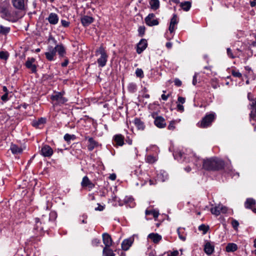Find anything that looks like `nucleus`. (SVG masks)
Returning <instances> with one entry per match:
<instances>
[{
  "mask_svg": "<svg viewBox=\"0 0 256 256\" xmlns=\"http://www.w3.org/2000/svg\"><path fill=\"white\" fill-rule=\"evenodd\" d=\"M202 169L208 172L224 170L228 173H230L232 170L230 166L226 164L224 160L216 156L202 160Z\"/></svg>",
  "mask_w": 256,
  "mask_h": 256,
  "instance_id": "f257e3e1",
  "label": "nucleus"
},
{
  "mask_svg": "<svg viewBox=\"0 0 256 256\" xmlns=\"http://www.w3.org/2000/svg\"><path fill=\"white\" fill-rule=\"evenodd\" d=\"M248 98L250 102L248 106V108L251 110L250 114V121L252 124L254 126V130H256V98H254V94L251 92L248 94Z\"/></svg>",
  "mask_w": 256,
  "mask_h": 256,
  "instance_id": "f03ea898",
  "label": "nucleus"
},
{
  "mask_svg": "<svg viewBox=\"0 0 256 256\" xmlns=\"http://www.w3.org/2000/svg\"><path fill=\"white\" fill-rule=\"evenodd\" d=\"M66 92L64 90L60 92L54 91L53 94L50 96V99L54 102V106H60L66 104L68 99L64 96Z\"/></svg>",
  "mask_w": 256,
  "mask_h": 256,
  "instance_id": "7ed1b4c3",
  "label": "nucleus"
},
{
  "mask_svg": "<svg viewBox=\"0 0 256 256\" xmlns=\"http://www.w3.org/2000/svg\"><path fill=\"white\" fill-rule=\"evenodd\" d=\"M216 118V114L214 112L206 113L202 120L197 124V126L200 128H207L212 126Z\"/></svg>",
  "mask_w": 256,
  "mask_h": 256,
  "instance_id": "20e7f679",
  "label": "nucleus"
},
{
  "mask_svg": "<svg viewBox=\"0 0 256 256\" xmlns=\"http://www.w3.org/2000/svg\"><path fill=\"white\" fill-rule=\"evenodd\" d=\"M178 22V18L176 14H173L170 19V24L168 28L169 32H166L165 34V37L168 40H170L173 38L176 29L177 28V24Z\"/></svg>",
  "mask_w": 256,
  "mask_h": 256,
  "instance_id": "39448f33",
  "label": "nucleus"
},
{
  "mask_svg": "<svg viewBox=\"0 0 256 256\" xmlns=\"http://www.w3.org/2000/svg\"><path fill=\"white\" fill-rule=\"evenodd\" d=\"M100 54V56L97 60V62L99 67H104L107 62L108 54L106 50L102 45H101L99 48L96 50V54Z\"/></svg>",
  "mask_w": 256,
  "mask_h": 256,
  "instance_id": "423d86ee",
  "label": "nucleus"
},
{
  "mask_svg": "<svg viewBox=\"0 0 256 256\" xmlns=\"http://www.w3.org/2000/svg\"><path fill=\"white\" fill-rule=\"evenodd\" d=\"M11 7L9 2L4 1L0 3V14L2 18L6 20H8L10 13Z\"/></svg>",
  "mask_w": 256,
  "mask_h": 256,
  "instance_id": "0eeeda50",
  "label": "nucleus"
},
{
  "mask_svg": "<svg viewBox=\"0 0 256 256\" xmlns=\"http://www.w3.org/2000/svg\"><path fill=\"white\" fill-rule=\"evenodd\" d=\"M152 116L154 119V124L159 128H163L166 127V123L165 118L160 116H158L156 113L153 112Z\"/></svg>",
  "mask_w": 256,
  "mask_h": 256,
  "instance_id": "6e6552de",
  "label": "nucleus"
},
{
  "mask_svg": "<svg viewBox=\"0 0 256 256\" xmlns=\"http://www.w3.org/2000/svg\"><path fill=\"white\" fill-rule=\"evenodd\" d=\"M146 24L149 26H158L159 24V20L158 18H156V16L153 13H150L148 14L144 18Z\"/></svg>",
  "mask_w": 256,
  "mask_h": 256,
  "instance_id": "1a4fd4ad",
  "label": "nucleus"
},
{
  "mask_svg": "<svg viewBox=\"0 0 256 256\" xmlns=\"http://www.w3.org/2000/svg\"><path fill=\"white\" fill-rule=\"evenodd\" d=\"M112 140L115 147L122 146L124 144V136L120 134H116L113 136Z\"/></svg>",
  "mask_w": 256,
  "mask_h": 256,
  "instance_id": "9d476101",
  "label": "nucleus"
},
{
  "mask_svg": "<svg viewBox=\"0 0 256 256\" xmlns=\"http://www.w3.org/2000/svg\"><path fill=\"white\" fill-rule=\"evenodd\" d=\"M36 62L34 58H28L24 64L26 67L31 70L32 73H36L37 72V66L34 63Z\"/></svg>",
  "mask_w": 256,
  "mask_h": 256,
  "instance_id": "9b49d317",
  "label": "nucleus"
},
{
  "mask_svg": "<svg viewBox=\"0 0 256 256\" xmlns=\"http://www.w3.org/2000/svg\"><path fill=\"white\" fill-rule=\"evenodd\" d=\"M36 62L34 58H28L24 64L26 67L31 70L32 73H36L37 72V66L34 63Z\"/></svg>",
  "mask_w": 256,
  "mask_h": 256,
  "instance_id": "f8f14e48",
  "label": "nucleus"
},
{
  "mask_svg": "<svg viewBox=\"0 0 256 256\" xmlns=\"http://www.w3.org/2000/svg\"><path fill=\"white\" fill-rule=\"evenodd\" d=\"M85 140H88V144L87 145L88 150L91 152L94 150V148L101 146L102 144H100L97 141L95 140L92 137H89L86 136Z\"/></svg>",
  "mask_w": 256,
  "mask_h": 256,
  "instance_id": "ddd939ff",
  "label": "nucleus"
},
{
  "mask_svg": "<svg viewBox=\"0 0 256 256\" xmlns=\"http://www.w3.org/2000/svg\"><path fill=\"white\" fill-rule=\"evenodd\" d=\"M28 0H12L13 6L20 10H25V4H27Z\"/></svg>",
  "mask_w": 256,
  "mask_h": 256,
  "instance_id": "4468645a",
  "label": "nucleus"
},
{
  "mask_svg": "<svg viewBox=\"0 0 256 256\" xmlns=\"http://www.w3.org/2000/svg\"><path fill=\"white\" fill-rule=\"evenodd\" d=\"M40 154L44 157L50 158L53 154L54 150L49 145L45 144L42 146Z\"/></svg>",
  "mask_w": 256,
  "mask_h": 256,
  "instance_id": "2eb2a0df",
  "label": "nucleus"
},
{
  "mask_svg": "<svg viewBox=\"0 0 256 256\" xmlns=\"http://www.w3.org/2000/svg\"><path fill=\"white\" fill-rule=\"evenodd\" d=\"M148 44L147 40L142 38L138 43L136 46V51L138 54H142L148 47Z\"/></svg>",
  "mask_w": 256,
  "mask_h": 256,
  "instance_id": "dca6fc26",
  "label": "nucleus"
},
{
  "mask_svg": "<svg viewBox=\"0 0 256 256\" xmlns=\"http://www.w3.org/2000/svg\"><path fill=\"white\" fill-rule=\"evenodd\" d=\"M81 186L83 188H88V190H90L95 187V184L90 180L86 176L82 178L81 182Z\"/></svg>",
  "mask_w": 256,
  "mask_h": 256,
  "instance_id": "f3484780",
  "label": "nucleus"
},
{
  "mask_svg": "<svg viewBox=\"0 0 256 256\" xmlns=\"http://www.w3.org/2000/svg\"><path fill=\"white\" fill-rule=\"evenodd\" d=\"M54 48L56 53H58L60 58L65 57L66 54V49L62 43H60L54 47Z\"/></svg>",
  "mask_w": 256,
  "mask_h": 256,
  "instance_id": "a211bd4d",
  "label": "nucleus"
},
{
  "mask_svg": "<svg viewBox=\"0 0 256 256\" xmlns=\"http://www.w3.org/2000/svg\"><path fill=\"white\" fill-rule=\"evenodd\" d=\"M214 244L212 242L206 240L204 247V250L205 253L208 256H210L214 252Z\"/></svg>",
  "mask_w": 256,
  "mask_h": 256,
  "instance_id": "6ab92c4d",
  "label": "nucleus"
},
{
  "mask_svg": "<svg viewBox=\"0 0 256 256\" xmlns=\"http://www.w3.org/2000/svg\"><path fill=\"white\" fill-rule=\"evenodd\" d=\"M48 52L44 53L46 60L48 61H52L54 60L56 52L52 46H48Z\"/></svg>",
  "mask_w": 256,
  "mask_h": 256,
  "instance_id": "aec40b11",
  "label": "nucleus"
},
{
  "mask_svg": "<svg viewBox=\"0 0 256 256\" xmlns=\"http://www.w3.org/2000/svg\"><path fill=\"white\" fill-rule=\"evenodd\" d=\"M134 238L130 237L127 239L124 240L122 243V250H128L134 243Z\"/></svg>",
  "mask_w": 256,
  "mask_h": 256,
  "instance_id": "412c9836",
  "label": "nucleus"
},
{
  "mask_svg": "<svg viewBox=\"0 0 256 256\" xmlns=\"http://www.w3.org/2000/svg\"><path fill=\"white\" fill-rule=\"evenodd\" d=\"M20 12L16 10L11 12L8 21L12 22H16L23 16V15H20Z\"/></svg>",
  "mask_w": 256,
  "mask_h": 256,
  "instance_id": "4be33fe9",
  "label": "nucleus"
},
{
  "mask_svg": "<svg viewBox=\"0 0 256 256\" xmlns=\"http://www.w3.org/2000/svg\"><path fill=\"white\" fill-rule=\"evenodd\" d=\"M94 20V19L92 16H84L80 18V22L82 25L84 27H87L92 24Z\"/></svg>",
  "mask_w": 256,
  "mask_h": 256,
  "instance_id": "5701e85b",
  "label": "nucleus"
},
{
  "mask_svg": "<svg viewBox=\"0 0 256 256\" xmlns=\"http://www.w3.org/2000/svg\"><path fill=\"white\" fill-rule=\"evenodd\" d=\"M102 241L105 246L110 247L112 244V240L110 234L108 233H104L102 235Z\"/></svg>",
  "mask_w": 256,
  "mask_h": 256,
  "instance_id": "b1692460",
  "label": "nucleus"
},
{
  "mask_svg": "<svg viewBox=\"0 0 256 256\" xmlns=\"http://www.w3.org/2000/svg\"><path fill=\"white\" fill-rule=\"evenodd\" d=\"M256 204V200L252 198H248L244 202V206L246 208L251 209L254 213H256V208H254Z\"/></svg>",
  "mask_w": 256,
  "mask_h": 256,
  "instance_id": "393cba45",
  "label": "nucleus"
},
{
  "mask_svg": "<svg viewBox=\"0 0 256 256\" xmlns=\"http://www.w3.org/2000/svg\"><path fill=\"white\" fill-rule=\"evenodd\" d=\"M46 20H48V22L50 24L56 25L58 22L59 18L56 14L54 12H51L48 15V16L47 18H46Z\"/></svg>",
  "mask_w": 256,
  "mask_h": 256,
  "instance_id": "a878e982",
  "label": "nucleus"
},
{
  "mask_svg": "<svg viewBox=\"0 0 256 256\" xmlns=\"http://www.w3.org/2000/svg\"><path fill=\"white\" fill-rule=\"evenodd\" d=\"M46 122V118L41 117L38 120H34L32 122V126L36 128H40L41 126L44 125Z\"/></svg>",
  "mask_w": 256,
  "mask_h": 256,
  "instance_id": "bb28decb",
  "label": "nucleus"
},
{
  "mask_svg": "<svg viewBox=\"0 0 256 256\" xmlns=\"http://www.w3.org/2000/svg\"><path fill=\"white\" fill-rule=\"evenodd\" d=\"M148 238L150 239L154 244H158L162 240V237L158 233L152 232L148 235Z\"/></svg>",
  "mask_w": 256,
  "mask_h": 256,
  "instance_id": "cd10ccee",
  "label": "nucleus"
},
{
  "mask_svg": "<svg viewBox=\"0 0 256 256\" xmlns=\"http://www.w3.org/2000/svg\"><path fill=\"white\" fill-rule=\"evenodd\" d=\"M124 202L127 207L133 208L136 206L134 200L132 196H126L124 198Z\"/></svg>",
  "mask_w": 256,
  "mask_h": 256,
  "instance_id": "c85d7f7f",
  "label": "nucleus"
},
{
  "mask_svg": "<svg viewBox=\"0 0 256 256\" xmlns=\"http://www.w3.org/2000/svg\"><path fill=\"white\" fill-rule=\"evenodd\" d=\"M133 122L138 130H144L146 128L144 122L140 118H135Z\"/></svg>",
  "mask_w": 256,
  "mask_h": 256,
  "instance_id": "c756f323",
  "label": "nucleus"
},
{
  "mask_svg": "<svg viewBox=\"0 0 256 256\" xmlns=\"http://www.w3.org/2000/svg\"><path fill=\"white\" fill-rule=\"evenodd\" d=\"M145 214L146 216L152 215L155 220H157V218L160 214L158 210L155 209H147L145 211Z\"/></svg>",
  "mask_w": 256,
  "mask_h": 256,
  "instance_id": "7c9ffc66",
  "label": "nucleus"
},
{
  "mask_svg": "<svg viewBox=\"0 0 256 256\" xmlns=\"http://www.w3.org/2000/svg\"><path fill=\"white\" fill-rule=\"evenodd\" d=\"M10 150L14 154H22L23 151L21 147H19L18 145L13 144H12Z\"/></svg>",
  "mask_w": 256,
  "mask_h": 256,
  "instance_id": "2f4dec72",
  "label": "nucleus"
},
{
  "mask_svg": "<svg viewBox=\"0 0 256 256\" xmlns=\"http://www.w3.org/2000/svg\"><path fill=\"white\" fill-rule=\"evenodd\" d=\"M180 6L182 10L188 12L192 7V2L189 1H184L180 2Z\"/></svg>",
  "mask_w": 256,
  "mask_h": 256,
  "instance_id": "473e14b6",
  "label": "nucleus"
},
{
  "mask_svg": "<svg viewBox=\"0 0 256 256\" xmlns=\"http://www.w3.org/2000/svg\"><path fill=\"white\" fill-rule=\"evenodd\" d=\"M35 225L34 227V229L38 231H43L44 227L42 226V222L40 221V219L38 218H34Z\"/></svg>",
  "mask_w": 256,
  "mask_h": 256,
  "instance_id": "72a5a7b5",
  "label": "nucleus"
},
{
  "mask_svg": "<svg viewBox=\"0 0 256 256\" xmlns=\"http://www.w3.org/2000/svg\"><path fill=\"white\" fill-rule=\"evenodd\" d=\"M238 248V246L234 243H228L226 247V251L228 252H234Z\"/></svg>",
  "mask_w": 256,
  "mask_h": 256,
  "instance_id": "f704fd0d",
  "label": "nucleus"
},
{
  "mask_svg": "<svg viewBox=\"0 0 256 256\" xmlns=\"http://www.w3.org/2000/svg\"><path fill=\"white\" fill-rule=\"evenodd\" d=\"M116 254L114 253L110 247H104L102 250L103 256H115Z\"/></svg>",
  "mask_w": 256,
  "mask_h": 256,
  "instance_id": "c9c22d12",
  "label": "nucleus"
},
{
  "mask_svg": "<svg viewBox=\"0 0 256 256\" xmlns=\"http://www.w3.org/2000/svg\"><path fill=\"white\" fill-rule=\"evenodd\" d=\"M149 4L150 6L151 9L156 10L160 8V1L159 0H150Z\"/></svg>",
  "mask_w": 256,
  "mask_h": 256,
  "instance_id": "e433bc0d",
  "label": "nucleus"
},
{
  "mask_svg": "<svg viewBox=\"0 0 256 256\" xmlns=\"http://www.w3.org/2000/svg\"><path fill=\"white\" fill-rule=\"evenodd\" d=\"M177 232L179 238L181 240L184 241L186 240V234L184 232V228H178L177 229Z\"/></svg>",
  "mask_w": 256,
  "mask_h": 256,
  "instance_id": "4c0bfd02",
  "label": "nucleus"
},
{
  "mask_svg": "<svg viewBox=\"0 0 256 256\" xmlns=\"http://www.w3.org/2000/svg\"><path fill=\"white\" fill-rule=\"evenodd\" d=\"M128 90L130 93H134L137 90V86L134 82H130L128 86Z\"/></svg>",
  "mask_w": 256,
  "mask_h": 256,
  "instance_id": "58836bf2",
  "label": "nucleus"
},
{
  "mask_svg": "<svg viewBox=\"0 0 256 256\" xmlns=\"http://www.w3.org/2000/svg\"><path fill=\"white\" fill-rule=\"evenodd\" d=\"M194 164L196 166V168H202V160L200 158L196 156H194Z\"/></svg>",
  "mask_w": 256,
  "mask_h": 256,
  "instance_id": "ea45409f",
  "label": "nucleus"
},
{
  "mask_svg": "<svg viewBox=\"0 0 256 256\" xmlns=\"http://www.w3.org/2000/svg\"><path fill=\"white\" fill-rule=\"evenodd\" d=\"M10 27H5L2 25L0 26V34L6 36L10 32Z\"/></svg>",
  "mask_w": 256,
  "mask_h": 256,
  "instance_id": "a19ab883",
  "label": "nucleus"
},
{
  "mask_svg": "<svg viewBox=\"0 0 256 256\" xmlns=\"http://www.w3.org/2000/svg\"><path fill=\"white\" fill-rule=\"evenodd\" d=\"M209 229H210L209 226L208 225H206L204 224H202L198 228V230L200 231H202V234H206L207 232H208V230H209Z\"/></svg>",
  "mask_w": 256,
  "mask_h": 256,
  "instance_id": "79ce46f5",
  "label": "nucleus"
},
{
  "mask_svg": "<svg viewBox=\"0 0 256 256\" xmlns=\"http://www.w3.org/2000/svg\"><path fill=\"white\" fill-rule=\"evenodd\" d=\"M145 160L148 163L153 164L156 160V159L155 156L150 154L146 156Z\"/></svg>",
  "mask_w": 256,
  "mask_h": 256,
  "instance_id": "37998d69",
  "label": "nucleus"
},
{
  "mask_svg": "<svg viewBox=\"0 0 256 256\" xmlns=\"http://www.w3.org/2000/svg\"><path fill=\"white\" fill-rule=\"evenodd\" d=\"M184 154V152L180 150L176 151L173 154L174 158L178 160L182 158Z\"/></svg>",
  "mask_w": 256,
  "mask_h": 256,
  "instance_id": "c03bdc74",
  "label": "nucleus"
},
{
  "mask_svg": "<svg viewBox=\"0 0 256 256\" xmlns=\"http://www.w3.org/2000/svg\"><path fill=\"white\" fill-rule=\"evenodd\" d=\"M231 74L232 76L235 78H238L240 79L242 78V74L238 70H236V68L232 69Z\"/></svg>",
  "mask_w": 256,
  "mask_h": 256,
  "instance_id": "a18cd8bd",
  "label": "nucleus"
},
{
  "mask_svg": "<svg viewBox=\"0 0 256 256\" xmlns=\"http://www.w3.org/2000/svg\"><path fill=\"white\" fill-rule=\"evenodd\" d=\"M211 212L215 214L216 216H218L220 214V206H215L214 208H212L210 209Z\"/></svg>",
  "mask_w": 256,
  "mask_h": 256,
  "instance_id": "49530a36",
  "label": "nucleus"
},
{
  "mask_svg": "<svg viewBox=\"0 0 256 256\" xmlns=\"http://www.w3.org/2000/svg\"><path fill=\"white\" fill-rule=\"evenodd\" d=\"M76 138V137L75 135H71L68 134H66L64 137V140L66 141L67 142H69L71 140H74Z\"/></svg>",
  "mask_w": 256,
  "mask_h": 256,
  "instance_id": "de8ad7c7",
  "label": "nucleus"
},
{
  "mask_svg": "<svg viewBox=\"0 0 256 256\" xmlns=\"http://www.w3.org/2000/svg\"><path fill=\"white\" fill-rule=\"evenodd\" d=\"M9 56V54L8 52L0 51V59L6 60Z\"/></svg>",
  "mask_w": 256,
  "mask_h": 256,
  "instance_id": "09e8293b",
  "label": "nucleus"
},
{
  "mask_svg": "<svg viewBox=\"0 0 256 256\" xmlns=\"http://www.w3.org/2000/svg\"><path fill=\"white\" fill-rule=\"evenodd\" d=\"M211 86L214 89L220 86L218 80L216 78H212L210 81Z\"/></svg>",
  "mask_w": 256,
  "mask_h": 256,
  "instance_id": "8fccbe9b",
  "label": "nucleus"
},
{
  "mask_svg": "<svg viewBox=\"0 0 256 256\" xmlns=\"http://www.w3.org/2000/svg\"><path fill=\"white\" fill-rule=\"evenodd\" d=\"M176 122L177 121L176 120H171L168 126V129L170 130H174L176 128L175 124Z\"/></svg>",
  "mask_w": 256,
  "mask_h": 256,
  "instance_id": "3c124183",
  "label": "nucleus"
},
{
  "mask_svg": "<svg viewBox=\"0 0 256 256\" xmlns=\"http://www.w3.org/2000/svg\"><path fill=\"white\" fill-rule=\"evenodd\" d=\"M146 27L144 26H140L138 28V36L142 37L145 34Z\"/></svg>",
  "mask_w": 256,
  "mask_h": 256,
  "instance_id": "603ef678",
  "label": "nucleus"
},
{
  "mask_svg": "<svg viewBox=\"0 0 256 256\" xmlns=\"http://www.w3.org/2000/svg\"><path fill=\"white\" fill-rule=\"evenodd\" d=\"M57 218V213L55 211H51L50 213L49 220L54 221Z\"/></svg>",
  "mask_w": 256,
  "mask_h": 256,
  "instance_id": "864d4df0",
  "label": "nucleus"
},
{
  "mask_svg": "<svg viewBox=\"0 0 256 256\" xmlns=\"http://www.w3.org/2000/svg\"><path fill=\"white\" fill-rule=\"evenodd\" d=\"M234 53L236 58H240L244 56L242 51L239 48H236L234 50Z\"/></svg>",
  "mask_w": 256,
  "mask_h": 256,
  "instance_id": "5fc2aeb1",
  "label": "nucleus"
},
{
  "mask_svg": "<svg viewBox=\"0 0 256 256\" xmlns=\"http://www.w3.org/2000/svg\"><path fill=\"white\" fill-rule=\"evenodd\" d=\"M136 75L137 77L140 78H143L144 77V72L142 69L138 68L136 70Z\"/></svg>",
  "mask_w": 256,
  "mask_h": 256,
  "instance_id": "6e6d98bb",
  "label": "nucleus"
},
{
  "mask_svg": "<svg viewBox=\"0 0 256 256\" xmlns=\"http://www.w3.org/2000/svg\"><path fill=\"white\" fill-rule=\"evenodd\" d=\"M226 53L228 56L230 58H236L234 56V52H232V50L230 48H227L226 49Z\"/></svg>",
  "mask_w": 256,
  "mask_h": 256,
  "instance_id": "4d7b16f0",
  "label": "nucleus"
},
{
  "mask_svg": "<svg viewBox=\"0 0 256 256\" xmlns=\"http://www.w3.org/2000/svg\"><path fill=\"white\" fill-rule=\"evenodd\" d=\"M231 224H232V228H234V230H238V228L239 226V222L238 220H236L234 219H232Z\"/></svg>",
  "mask_w": 256,
  "mask_h": 256,
  "instance_id": "13d9d810",
  "label": "nucleus"
},
{
  "mask_svg": "<svg viewBox=\"0 0 256 256\" xmlns=\"http://www.w3.org/2000/svg\"><path fill=\"white\" fill-rule=\"evenodd\" d=\"M48 42H52V44L55 46H56V44H58L57 40L51 34L49 36L48 38Z\"/></svg>",
  "mask_w": 256,
  "mask_h": 256,
  "instance_id": "bf43d9fd",
  "label": "nucleus"
},
{
  "mask_svg": "<svg viewBox=\"0 0 256 256\" xmlns=\"http://www.w3.org/2000/svg\"><path fill=\"white\" fill-rule=\"evenodd\" d=\"M100 244V240L94 238L92 241V244L93 246H98Z\"/></svg>",
  "mask_w": 256,
  "mask_h": 256,
  "instance_id": "052dcab7",
  "label": "nucleus"
},
{
  "mask_svg": "<svg viewBox=\"0 0 256 256\" xmlns=\"http://www.w3.org/2000/svg\"><path fill=\"white\" fill-rule=\"evenodd\" d=\"M124 142L129 145H132V144L133 140L132 138L130 136H127L126 138H124Z\"/></svg>",
  "mask_w": 256,
  "mask_h": 256,
  "instance_id": "680f3d73",
  "label": "nucleus"
},
{
  "mask_svg": "<svg viewBox=\"0 0 256 256\" xmlns=\"http://www.w3.org/2000/svg\"><path fill=\"white\" fill-rule=\"evenodd\" d=\"M62 26L64 28H68L70 25V22L64 20H61Z\"/></svg>",
  "mask_w": 256,
  "mask_h": 256,
  "instance_id": "e2e57ef3",
  "label": "nucleus"
},
{
  "mask_svg": "<svg viewBox=\"0 0 256 256\" xmlns=\"http://www.w3.org/2000/svg\"><path fill=\"white\" fill-rule=\"evenodd\" d=\"M168 256H178V252L177 250H174L173 252H168Z\"/></svg>",
  "mask_w": 256,
  "mask_h": 256,
  "instance_id": "0e129e2a",
  "label": "nucleus"
},
{
  "mask_svg": "<svg viewBox=\"0 0 256 256\" xmlns=\"http://www.w3.org/2000/svg\"><path fill=\"white\" fill-rule=\"evenodd\" d=\"M174 84L177 86H180L182 84V82L178 78H175Z\"/></svg>",
  "mask_w": 256,
  "mask_h": 256,
  "instance_id": "69168bd1",
  "label": "nucleus"
},
{
  "mask_svg": "<svg viewBox=\"0 0 256 256\" xmlns=\"http://www.w3.org/2000/svg\"><path fill=\"white\" fill-rule=\"evenodd\" d=\"M1 100L4 102H6L8 100V93H5L1 97Z\"/></svg>",
  "mask_w": 256,
  "mask_h": 256,
  "instance_id": "338daca9",
  "label": "nucleus"
},
{
  "mask_svg": "<svg viewBox=\"0 0 256 256\" xmlns=\"http://www.w3.org/2000/svg\"><path fill=\"white\" fill-rule=\"evenodd\" d=\"M177 110L179 112H183L184 110V107L182 104H177Z\"/></svg>",
  "mask_w": 256,
  "mask_h": 256,
  "instance_id": "774afa93",
  "label": "nucleus"
}]
</instances>
